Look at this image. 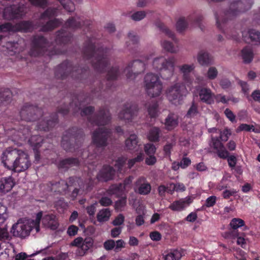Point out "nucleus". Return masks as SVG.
Returning <instances> with one entry per match:
<instances>
[{
  "instance_id": "obj_1",
  "label": "nucleus",
  "mask_w": 260,
  "mask_h": 260,
  "mask_svg": "<svg viewBox=\"0 0 260 260\" xmlns=\"http://www.w3.org/2000/svg\"><path fill=\"white\" fill-rule=\"evenodd\" d=\"M2 160L5 167L14 172L25 171L31 166L27 153L16 148L6 149L2 154Z\"/></svg>"
},
{
  "instance_id": "obj_2",
  "label": "nucleus",
  "mask_w": 260,
  "mask_h": 260,
  "mask_svg": "<svg viewBox=\"0 0 260 260\" xmlns=\"http://www.w3.org/2000/svg\"><path fill=\"white\" fill-rule=\"evenodd\" d=\"M87 189L83 180L77 177H70L68 182L61 180L58 182L52 184L51 189L61 194H70L74 200L78 194H82Z\"/></svg>"
},
{
  "instance_id": "obj_3",
  "label": "nucleus",
  "mask_w": 260,
  "mask_h": 260,
  "mask_svg": "<svg viewBox=\"0 0 260 260\" xmlns=\"http://www.w3.org/2000/svg\"><path fill=\"white\" fill-rule=\"evenodd\" d=\"M41 217L42 212H40L37 214L35 220L20 219L13 225L11 233L15 237L24 238L29 235L34 227L38 232L40 230L39 224Z\"/></svg>"
},
{
  "instance_id": "obj_4",
  "label": "nucleus",
  "mask_w": 260,
  "mask_h": 260,
  "mask_svg": "<svg viewBox=\"0 0 260 260\" xmlns=\"http://www.w3.org/2000/svg\"><path fill=\"white\" fill-rule=\"evenodd\" d=\"M176 63L177 59L175 56H159L153 58L151 66L154 71L168 73L169 77L166 78L168 79L174 74Z\"/></svg>"
},
{
  "instance_id": "obj_5",
  "label": "nucleus",
  "mask_w": 260,
  "mask_h": 260,
  "mask_svg": "<svg viewBox=\"0 0 260 260\" xmlns=\"http://www.w3.org/2000/svg\"><path fill=\"white\" fill-rule=\"evenodd\" d=\"M152 54H147L143 57V61L136 59L129 62L125 68L123 72L127 79L133 80L136 77L144 73L146 70V64L144 61H147L152 58Z\"/></svg>"
},
{
  "instance_id": "obj_6",
  "label": "nucleus",
  "mask_w": 260,
  "mask_h": 260,
  "mask_svg": "<svg viewBox=\"0 0 260 260\" xmlns=\"http://www.w3.org/2000/svg\"><path fill=\"white\" fill-rule=\"evenodd\" d=\"M95 47L92 44H90L84 51V57L87 59L92 57V63L94 69L99 72H104L109 65V60L104 55L96 56L97 52L94 51Z\"/></svg>"
},
{
  "instance_id": "obj_7",
  "label": "nucleus",
  "mask_w": 260,
  "mask_h": 260,
  "mask_svg": "<svg viewBox=\"0 0 260 260\" xmlns=\"http://www.w3.org/2000/svg\"><path fill=\"white\" fill-rule=\"evenodd\" d=\"M144 84L146 91L150 97H156L160 94L162 85L157 75L147 73L144 77Z\"/></svg>"
},
{
  "instance_id": "obj_8",
  "label": "nucleus",
  "mask_w": 260,
  "mask_h": 260,
  "mask_svg": "<svg viewBox=\"0 0 260 260\" xmlns=\"http://www.w3.org/2000/svg\"><path fill=\"white\" fill-rule=\"evenodd\" d=\"M187 93V90L181 82L176 83L168 88L166 96L170 102L174 104H179L183 98Z\"/></svg>"
},
{
  "instance_id": "obj_9",
  "label": "nucleus",
  "mask_w": 260,
  "mask_h": 260,
  "mask_svg": "<svg viewBox=\"0 0 260 260\" xmlns=\"http://www.w3.org/2000/svg\"><path fill=\"white\" fill-rule=\"evenodd\" d=\"M89 101V100L87 98H85L83 96H79L78 98H75L70 104V108H72L74 112L81 110V115L82 117L86 116L89 122V119H94L95 115L93 116L91 115L94 110L93 107L85 106Z\"/></svg>"
},
{
  "instance_id": "obj_10",
  "label": "nucleus",
  "mask_w": 260,
  "mask_h": 260,
  "mask_svg": "<svg viewBox=\"0 0 260 260\" xmlns=\"http://www.w3.org/2000/svg\"><path fill=\"white\" fill-rule=\"evenodd\" d=\"M83 141L82 135H75L67 132L63 136L61 145L67 151L74 152L81 147Z\"/></svg>"
},
{
  "instance_id": "obj_11",
  "label": "nucleus",
  "mask_w": 260,
  "mask_h": 260,
  "mask_svg": "<svg viewBox=\"0 0 260 260\" xmlns=\"http://www.w3.org/2000/svg\"><path fill=\"white\" fill-rule=\"evenodd\" d=\"M19 115L22 120L34 121L42 116L43 112L38 107L26 103L20 108Z\"/></svg>"
},
{
  "instance_id": "obj_12",
  "label": "nucleus",
  "mask_w": 260,
  "mask_h": 260,
  "mask_svg": "<svg viewBox=\"0 0 260 260\" xmlns=\"http://www.w3.org/2000/svg\"><path fill=\"white\" fill-rule=\"evenodd\" d=\"M252 4V0L234 1L231 4L229 9L226 11L225 15L229 18H232L238 15L240 13L249 10Z\"/></svg>"
},
{
  "instance_id": "obj_13",
  "label": "nucleus",
  "mask_w": 260,
  "mask_h": 260,
  "mask_svg": "<svg viewBox=\"0 0 260 260\" xmlns=\"http://www.w3.org/2000/svg\"><path fill=\"white\" fill-rule=\"evenodd\" d=\"M110 134V130L105 127L96 128L92 133V143L97 147H105Z\"/></svg>"
},
{
  "instance_id": "obj_14",
  "label": "nucleus",
  "mask_w": 260,
  "mask_h": 260,
  "mask_svg": "<svg viewBox=\"0 0 260 260\" xmlns=\"http://www.w3.org/2000/svg\"><path fill=\"white\" fill-rule=\"evenodd\" d=\"M50 46V43L42 36H38L34 39L30 54L37 56L43 54Z\"/></svg>"
},
{
  "instance_id": "obj_15",
  "label": "nucleus",
  "mask_w": 260,
  "mask_h": 260,
  "mask_svg": "<svg viewBox=\"0 0 260 260\" xmlns=\"http://www.w3.org/2000/svg\"><path fill=\"white\" fill-rule=\"evenodd\" d=\"M81 69H76L73 67L71 64L64 62L58 66L55 71V76L58 78L63 79L69 74H72V76L76 77V73H80Z\"/></svg>"
},
{
  "instance_id": "obj_16",
  "label": "nucleus",
  "mask_w": 260,
  "mask_h": 260,
  "mask_svg": "<svg viewBox=\"0 0 260 260\" xmlns=\"http://www.w3.org/2000/svg\"><path fill=\"white\" fill-rule=\"evenodd\" d=\"M137 106L131 104L125 105L118 114V118L125 122L132 121L138 115Z\"/></svg>"
},
{
  "instance_id": "obj_17",
  "label": "nucleus",
  "mask_w": 260,
  "mask_h": 260,
  "mask_svg": "<svg viewBox=\"0 0 260 260\" xmlns=\"http://www.w3.org/2000/svg\"><path fill=\"white\" fill-rule=\"evenodd\" d=\"M111 120V114L107 108L100 109L95 115L94 119H89L91 124L96 125H105Z\"/></svg>"
},
{
  "instance_id": "obj_18",
  "label": "nucleus",
  "mask_w": 260,
  "mask_h": 260,
  "mask_svg": "<svg viewBox=\"0 0 260 260\" xmlns=\"http://www.w3.org/2000/svg\"><path fill=\"white\" fill-rule=\"evenodd\" d=\"M24 14V8L23 7L11 6L5 8L3 17L6 19L10 20L21 18Z\"/></svg>"
},
{
  "instance_id": "obj_19",
  "label": "nucleus",
  "mask_w": 260,
  "mask_h": 260,
  "mask_svg": "<svg viewBox=\"0 0 260 260\" xmlns=\"http://www.w3.org/2000/svg\"><path fill=\"white\" fill-rule=\"evenodd\" d=\"M58 122L57 114L45 115L39 122L38 127L40 130L47 131L54 127Z\"/></svg>"
},
{
  "instance_id": "obj_20",
  "label": "nucleus",
  "mask_w": 260,
  "mask_h": 260,
  "mask_svg": "<svg viewBox=\"0 0 260 260\" xmlns=\"http://www.w3.org/2000/svg\"><path fill=\"white\" fill-rule=\"evenodd\" d=\"M7 209L6 207L0 204V226L3 224L7 217ZM11 236L9 235L7 229L6 227L0 226V241L10 240Z\"/></svg>"
},
{
  "instance_id": "obj_21",
  "label": "nucleus",
  "mask_w": 260,
  "mask_h": 260,
  "mask_svg": "<svg viewBox=\"0 0 260 260\" xmlns=\"http://www.w3.org/2000/svg\"><path fill=\"white\" fill-rule=\"evenodd\" d=\"M93 244V240L91 237H87L83 239L82 237L76 238L72 243L71 245L76 246L81 248L82 255L92 247Z\"/></svg>"
},
{
  "instance_id": "obj_22",
  "label": "nucleus",
  "mask_w": 260,
  "mask_h": 260,
  "mask_svg": "<svg viewBox=\"0 0 260 260\" xmlns=\"http://www.w3.org/2000/svg\"><path fill=\"white\" fill-rule=\"evenodd\" d=\"M151 190L150 183L147 181L146 178L140 177L137 179L135 182V191L141 195L148 194Z\"/></svg>"
},
{
  "instance_id": "obj_23",
  "label": "nucleus",
  "mask_w": 260,
  "mask_h": 260,
  "mask_svg": "<svg viewBox=\"0 0 260 260\" xmlns=\"http://www.w3.org/2000/svg\"><path fill=\"white\" fill-rule=\"evenodd\" d=\"M211 146L216 151L218 156L221 158H226L229 155V152L225 149L224 145L217 137H212Z\"/></svg>"
},
{
  "instance_id": "obj_24",
  "label": "nucleus",
  "mask_w": 260,
  "mask_h": 260,
  "mask_svg": "<svg viewBox=\"0 0 260 260\" xmlns=\"http://www.w3.org/2000/svg\"><path fill=\"white\" fill-rule=\"evenodd\" d=\"M41 219L43 225L50 230H55L59 226L58 219L54 214H46L43 217L42 216Z\"/></svg>"
},
{
  "instance_id": "obj_25",
  "label": "nucleus",
  "mask_w": 260,
  "mask_h": 260,
  "mask_svg": "<svg viewBox=\"0 0 260 260\" xmlns=\"http://www.w3.org/2000/svg\"><path fill=\"white\" fill-rule=\"evenodd\" d=\"M114 175L115 170L112 167L105 166L97 175V178L99 181H108L113 179Z\"/></svg>"
},
{
  "instance_id": "obj_26",
  "label": "nucleus",
  "mask_w": 260,
  "mask_h": 260,
  "mask_svg": "<svg viewBox=\"0 0 260 260\" xmlns=\"http://www.w3.org/2000/svg\"><path fill=\"white\" fill-rule=\"evenodd\" d=\"M199 96L201 102L207 104L214 103L215 95L210 88L203 87L199 91Z\"/></svg>"
},
{
  "instance_id": "obj_27",
  "label": "nucleus",
  "mask_w": 260,
  "mask_h": 260,
  "mask_svg": "<svg viewBox=\"0 0 260 260\" xmlns=\"http://www.w3.org/2000/svg\"><path fill=\"white\" fill-rule=\"evenodd\" d=\"M191 202L192 200L190 197H187L174 201L169 206V208L175 211H181L188 206Z\"/></svg>"
},
{
  "instance_id": "obj_28",
  "label": "nucleus",
  "mask_w": 260,
  "mask_h": 260,
  "mask_svg": "<svg viewBox=\"0 0 260 260\" xmlns=\"http://www.w3.org/2000/svg\"><path fill=\"white\" fill-rule=\"evenodd\" d=\"M197 60L203 66H208L212 64L213 62L212 56L208 52L204 50H201L198 52Z\"/></svg>"
},
{
  "instance_id": "obj_29",
  "label": "nucleus",
  "mask_w": 260,
  "mask_h": 260,
  "mask_svg": "<svg viewBox=\"0 0 260 260\" xmlns=\"http://www.w3.org/2000/svg\"><path fill=\"white\" fill-rule=\"evenodd\" d=\"M245 40L248 43L258 45L260 44V32L255 29L249 30L245 36Z\"/></svg>"
},
{
  "instance_id": "obj_30",
  "label": "nucleus",
  "mask_w": 260,
  "mask_h": 260,
  "mask_svg": "<svg viewBox=\"0 0 260 260\" xmlns=\"http://www.w3.org/2000/svg\"><path fill=\"white\" fill-rule=\"evenodd\" d=\"M195 66L193 63H184L178 66L179 71L182 75L183 80L188 82L190 80V73L194 71Z\"/></svg>"
},
{
  "instance_id": "obj_31",
  "label": "nucleus",
  "mask_w": 260,
  "mask_h": 260,
  "mask_svg": "<svg viewBox=\"0 0 260 260\" xmlns=\"http://www.w3.org/2000/svg\"><path fill=\"white\" fill-rule=\"evenodd\" d=\"M138 142L137 136L134 134H131L125 140V148L129 151H137Z\"/></svg>"
},
{
  "instance_id": "obj_32",
  "label": "nucleus",
  "mask_w": 260,
  "mask_h": 260,
  "mask_svg": "<svg viewBox=\"0 0 260 260\" xmlns=\"http://www.w3.org/2000/svg\"><path fill=\"white\" fill-rule=\"evenodd\" d=\"M15 185L12 177H5L0 181V191L6 193L10 191Z\"/></svg>"
},
{
  "instance_id": "obj_33",
  "label": "nucleus",
  "mask_w": 260,
  "mask_h": 260,
  "mask_svg": "<svg viewBox=\"0 0 260 260\" xmlns=\"http://www.w3.org/2000/svg\"><path fill=\"white\" fill-rule=\"evenodd\" d=\"M79 164V160L76 158H68L60 160L58 164L59 169H68L71 167L77 166Z\"/></svg>"
},
{
  "instance_id": "obj_34",
  "label": "nucleus",
  "mask_w": 260,
  "mask_h": 260,
  "mask_svg": "<svg viewBox=\"0 0 260 260\" xmlns=\"http://www.w3.org/2000/svg\"><path fill=\"white\" fill-rule=\"evenodd\" d=\"M165 125L167 129L172 130L178 125V117L174 113H170L165 119Z\"/></svg>"
},
{
  "instance_id": "obj_35",
  "label": "nucleus",
  "mask_w": 260,
  "mask_h": 260,
  "mask_svg": "<svg viewBox=\"0 0 260 260\" xmlns=\"http://www.w3.org/2000/svg\"><path fill=\"white\" fill-rule=\"evenodd\" d=\"M160 45L163 49L171 53L176 54L180 51L178 46H175L173 43L166 40H162Z\"/></svg>"
},
{
  "instance_id": "obj_36",
  "label": "nucleus",
  "mask_w": 260,
  "mask_h": 260,
  "mask_svg": "<svg viewBox=\"0 0 260 260\" xmlns=\"http://www.w3.org/2000/svg\"><path fill=\"white\" fill-rule=\"evenodd\" d=\"M156 26L160 31L165 34V35L168 37L172 39L175 43H177L178 42L179 40L176 37L174 33L167 26H166L164 24L160 22H158L156 23Z\"/></svg>"
},
{
  "instance_id": "obj_37",
  "label": "nucleus",
  "mask_w": 260,
  "mask_h": 260,
  "mask_svg": "<svg viewBox=\"0 0 260 260\" xmlns=\"http://www.w3.org/2000/svg\"><path fill=\"white\" fill-rule=\"evenodd\" d=\"M71 39V35L64 30H61L57 32L55 41L58 44H67Z\"/></svg>"
},
{
  "instance_id": "obj_38",
  "label": "nucleus",
  "mask_w": 260,
  "mask_h": 260,
  "mask_svg": "<svg viewBox=\"0 0 260 260\" xmlns=\"http://www.w3.org/2000/svg\"><path fill=\"white\" fill-rule=\"evenodd\" d=\"M12 99V93L9 89L0 90V106L7 105L9 104Z\"/></svg>"
},
{
  "instance_id": "obj_39",
  "label": "nucleus",
  "mask_w": 260,
  "mask_h": 260,
  "mask_svg": "<svg viewBox=\"0 0 260 260\" xmlns=\"http://www.w3.org/2000/svg\"><path fill=\"white\" fill-rule=\"evenodd\" d=\"M191 15L188 16L186 19L184 17H180L177 20L176 24V28L177 31L182 32L184 31L187 27L188 23L187 20H190Z\"/></svg>"
},
{
  "instance_id": "obj_40",
  "label": "nucleus",
  "mask_w": 260,
  "mask_h": 260,
  "mask_svg": "<svg viewBox=\"0 0 260 260\" xmlns=\"http://www.w3.org/2000/svg\"><path fill=\"white\" fill-rule=\"evenodd\" d=\"M241 55L245 63H250L253 58V53L250 47H245L241 51Z\"/></svg>"
},
{
  "instance_id": "obj_41",
  "label": "nucleus",
  "mask_w": 260,
  "mask_h": 260,
  "mask_svg": "<svg viewBox=\"0 0 260 260\" xmlns=\"http://www.w3.org/2000/svg\"><path fill=\"white\" fill-rule=\"evenodd\" d=\"M160 130L158 127H154L151 128L148 134V139L152 142H157L159 141Z\"/></svg>"
},
{
  "instance_id": "obj_42",
  "label": "nucleus",
  "mask_w": 260,
  "mask_h": 260,
  "mask_svg": "<svg viewBox=\"0 0 260 260\" xmlns=\"http://www.w3.org/2000/svg\"><path fill=\"white\" fill-rule=\"evenodd\" d=\"M149 115L151 117H155L158 115V105L156 103H151L146 105Z\"/></svg>"
},
{
  "instance_id": "obj_43",
  "label": "nucleus",
  "mask_w": 260,
  "mask_h": 260,
  "mask_svg": "<svg viewBox=\"0 0 260 260\" xmlns=\"http://www.w3.org/2000/svg\"><path fill=\"white\" fill-rule=\"evenodd\" d=\"M111 212L109 209H103L98 213L97 219L100 222H104L109 220Z\"/></svg>"
},
{
  "instance_id": "obj_44",
  "label": "nucleus",
  "mask_w": 260,
  "mask_h": 260,
  "mask_svg": "<svg viewBox=\"0 0 260 260\" xmlns=\"http://www.w3.org/2000/svg\"><path fill=\"white\" fill-rule=\"evenodd\" d=\"M182 257L181 253L178 250H171L164 256V260H179Z\"/></svg>"
},
{
  "instance_id": "obj_45",
  "label": "nucleus",
  "mask_w": 260,
  "mask_h": 260,
  "mask_svg": "<svg viewBox=\"0 0 260 260\" xmlns=\"http://www.w3.org/2000/svg\"><path fill=\"white\" fill-rule=\"evenodd\" d=\"M30 144L37 149L41 147L43 139L42 137L38 135H34L31 136L28 140Z\"/></svg>"
},
{
  "instance_id": "obj_46",
  "label": "nucleus",
  "mask_w": 260,
  "mask_h": 260,
  "mask_svg": "<svg viewBox=\"0 0 260 260\" xmlns=\"http://www.w3.org/2000/svg\"><path fill=\"white\" fill-rule=\"evenodd\" d=\"M59 24V22L56 19L50 20L42 26L41 30L43 31H48L51 30L56 27Z\"/></svg>"
},
{
  "instance_id": "obj_47",
  "label": "nucleus",
  "mask_w": 260,
  "mask_h": 260,
  "mask_svg": "<svg viewBox=\"0 0 260 260\" xmlns=\"http://www.w3.org/2000/svg\"><path fill=\"white\" fill-rule=\"evenodd\" d=\"M198 113L199 110L198 104L196 103L194 101H192L191 106H190L189 108L188 109L187 112L186 116L187 118H191L197 115Z\"/></svg>"
},
{
  "instance_id": "obj_48",
  "label": "nucleus",
  "mask_w": 260,
  "mask_h": 260,
  "mask_svg": "<svg viewBox=\"0 0 260 260\" xmlns=\"http://www.w3.org/2000/svg\"><path fill=\"white\" fill-rule=\"evenodd\" d=\"M124 189V185L122 183L118 184H114L110 187L109 189V193L111 194H115L119 195Z\"/></svg>"
},
{
  "instance_id": "obj_49",
  "label": "nucleus",
  "mask_w": 260,
  "mask_h": 260,
  "mask_svg": "<svg viewBox=\"0 0 260 260\" xmlns=\"http://www.w3.org/2000/svg\"><path fill=\"white\" fill-rule=\"evenodd\" d=\"M85 24L84 21H81L79 19H75L74 18L69 19L66 22V25L67 26L73 28L79 27L81 25H83Z\"/></svg>"
},
{
  "instance_id": "obj_50",
  "label": "nucleus",
  "mask_w": 260,
  "mask_h": 260,
  "mask_svg": "<svg viewBox=\"0 0 260 260\" xmlns=\"http://www.w3.org/2000/svg\"><path fill=\"white\" fill-rule=\"evenodd\" d=\"M218 74V70L215 67H210L205 74V76L208 79L213 80L217 78Z\"/></svg>"
},
{
  "instance_id": "obj_51",
  "label": "nucleus",
  "mask_w": 260,
  "mask_h": 260,
  "mask_svg": "<svg viewBox=\"0 0 260 260\" xmlns=\"http://www.w3.org/2000/svg\"><path fill=\"white\" fill-rule=\"evenodd\" d=\"M63 8L68 12H73L75 10L74 3L70 0H57Z\"/></svg>"
},
{
  "instance_id": "obj_52",
  "label": "nucleus",
  "mask_w": 260,
  "mask_h": 260,
  "mask_svg": "<svg viewBox=\"0 0 260 260\" xmlns=\"http://www.w3.org/2000/svg\"><path fill=\"white\" fill-rule=\"evenodd\" d=\"M30 135V131L28 127H23L17 132V135L19 137V140H25Z\"/></svg>"
},
{
  "instance_id": "obj_53",
  "label": "nucleus",
  "mask_w": 260,
  "mask_h": 260,
  "mask_svg": "<svg viewBox=\"0 0 260 260\" xmlns=\"http://www.w3.org/2000/svg\"><path fill=\"white\" fill-rule=\"evenodd\" d=\"M15 31H17V28H16L15 25H13L10 23H5L0 25V32H1Z\"/></svg>"
},
{
  "instance_id": "obj_54",
  "label": "nucleus",
  "mask_w": 260,
  "mask_h": 260,
  "mask_svg": "<svg viewBox=\"0 0 260 260\" xmlns=\"http://www.w3.org/2000/svg\"><path fill=\"white\" fill-rule=\"evenodd\" d=\"M119 75V72L117 67H113L108 71L107 78L108 80H115Z\"/></svg>"
},
{
  "instance_id": "obj_55",
  "label": "nucleus",
  "mask_w": 260,
  "mask_h": 260,
  "mask_svg": "<svg viewBox=\"0 0 260 260\" xmlns=\"http://www.w3.org/2000/svg\"><path fill=\"white\" fill-rule=\"evenodd\" d=\"M146 16V13L144 11H140L135 12L131 16L132 20L135 21H138L144 19Z\"/></svg>"
},
{
  "instance_id": "obj_56",
  "label": "nucleus",
  "mask_w": 260,
  "mask_h": 260,
  "mask_svg": "<svg viewBox=\"0 0 260 260\" xmlns=\"http://www.w3.org/2000/svg\"><path fill=\"white\" fill-rule=\"evenodd\" d=\"M230 225L233 230L244 225V221L240 218H233L230 223Z\"/></svg>"
},
{
  "instance_id": "obj_57",
  "label": "nucleus",
  "mask_w": 260,
  "mask_h": 260,
  "mask_svg": "<svg viewBox=\"0 0 260 260\" xmlns=\"http://www.w3.org/2000/svg\"><path fill=\"white\" fill-rule=\"evenodd\" d=\"M33 6L44 8L48 4L47 0H28Z\"/></svg>"
},
{
  "instance_id": "obj_58",
  "label": "nucleus",
  "mask_w": 260,
  "mask_h": 260,
  "mask_svg": "<svg viewBox=\"0 0 260 260\" xmlns=\"http://www.w3.org/2000/svg\"><path fill=\"white\" fill-rule=\"evenodd\" d=\"M15 26L16 28H17V31L23 30L24 31H26L30 28L31 25L30 23L28 22H22L18 25H15Z\"/></svg>"
},
{
  "instance_id": "obj_59",
  "label": "nucleus",
  "mask_w": 260,
  "mask_h": 260,
  "mask_svg": "<svg viewBox=\"0 0 260 260\" xmlns=\"http://www.w3.org/2000/svg\"><path fill=\"white\" fill-rule=\"evenodd\" d=\"M127 158L124 157H121L118 158L115 161V167L120 172L121 171L122 167L126 162Z\"/></svg>"
},
{
  "instance_id": "obj_60",
  "label": "nucleus",
  "mask_w": 260,
  "mask_h": 260,
  "mask_svg": "<svg viewBox=\"0 0 260 260\" xmlns=\"http://www.w3.org/2000/svg\"><path fill=\"white\" fill-rule=\"evenodd\" d=\"M57 10L54 8H48L41 15V19H43L46 17H50L56 15Z\"/></svg>"
},
{
  "instance_id": "obj_61",
  "label": "nucleus",
  "mask_w": 260,
  "mask_h": 260,
  "mask_svg": "<svg viewBox=\"0 0 260 260\" xmlns=\"http://www.w3.org/2000/svg\"><path fill=\"white\" fill-rule=\"evenodd\" d=\"M144 150L147 155H153L155 152L156 148L153 144L148 143L145 145Z\"/></svg>"
},
{
  "instance_id": "obj_62",
  "label": "nucleus",
  "mask_w": 260,
  "mask_h": 260,
  "mask_svg": "<svg viewBox=\"0 0 260 260\" xmlns=\"http://www.w3.org/2000/svg\"><path fill=\"white\" fill-rule=\"evenodd\" d=\"M103 246L104 248L108 251L114 250L115 246V241L114 240L110 239L106 241Z\"/></svg>"
},
{
  "instance_id": "obj_63",
  "label": "nucleus",
  "mask_w": 260,
  "mask_h": 260,
  "mask_svg": "<svg viewBox=\"0 0 260 260\" xmlns=\"http://www.w3.org/2000/svg\"><path fill=\"white\" fill-rule=\"evenodd\" d=\"M219 84L222 88L225 89L230 88L232 86L231 81L226 78H222L219 82Z\"/></svg>"
},
{
  "instance_id": "obj_64",
  "label": "nucleus",
  "mask_w": 260,
  "mask_h": 260,
  "mask_svg": "<svg viewBox=\"0 0 260 260\" xmlns=\"http://www.w3.org/2000/svg\"><path fill=\"white\" fill-rule=\"evenodd\" d=\"M223 32L228 36L231 37L234 40H237L239 39V34L238 31L235 29H227L224 30Z\"/></svg>"
}]
</instances>
